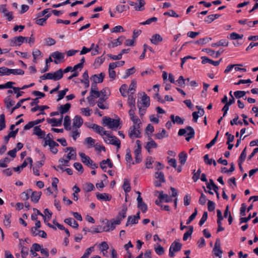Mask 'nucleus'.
<instances>
[{"label": "nucleus", "instance_id": "5701e85b", "mask_svg": "<svg viewBox=\"0 0 258 258\" xmlns=\"http://www.w3.org/2000/svg\"><path fill=\"white\" fill-rule=\"evenodd\" d=\"M162 40V37L158 34L153 35L150 39L151 42L155 45H158Z\"/></svg>", "mask_w": 258, "mask_h": 258}, {"label": "nucleus", "instance_id": "412c9836", "mask_svg": "<svg viewBox=\"0 0 258 258\" xmlns=\"http://www.w3.org/2000/svg\"><path fill=\"white\" fill-rule=\"evenodd\" d=\"M108 97H100L97 101V106L101 109H106L108 108V105L107 104H104V102Z\"/></svg>", "mask_w": 258, "mask_h": 258}, {"label": "nucleus", "instance_id": "c03bdc74", "mask_svg": "<svg viewBox=\"0 0 258 258\" xmlns=\"http://www.w3.org/2000/svg\"><path fill=\"white\" fill-rule=\"evenodd\" d=\"M189 228V230L186 232H185L184 235H183V240L184 241H186L188 237L190 236H191V235L192 234V232H193V230H194V228L192 226H190L188 227Z\"/></svg>", "mask_w": 258, "mask_h": 258}, {"label": "nucleus", "instance_id": "7c9ffc66", "mask_svg": "<svg viewBox=\"0 0 258 258\" xmlns=\"http://www.w3.org/2000/svg\"><path fill=\"white\" fill-rule=\"evenodd\" d=\"M96 198L99 200H103L105 201H109L111 200V197L106 193H97L96 194Z\"/></svg>", "mask_w": 258, "mask_h": 258}, {"label": "nucleus", "instance_id": "39448f33", "mask_svg": "<svg viewBox=\"0 0 258 258\" xmlns=\"http://www.w3.org/2000/svg\"><path fill=\"white\" fill-rule=\"evenodd\" d=\"M140 125L139 126L137 125H133L129 130V136L131 138H140L141 132L139 130Z\"/></svg>", "mask_w": 258, "mask_h": 258}, {"label": "nucleus", "instance_id": "a211bd4d", "mask_svg": "<svg viewBox=\"0 0 258 258\" xmlns=\"http://www.w3.org/2000/svg\"><path fill=\"white\" fill-rule=\"evenodd\" d=\"M201 59H202V63L203 64H205V63H209L210 64H212L213 65H214V66H217L220 63V62L221 60V58L219 60H218V61H214L211 59H209L208 57H206V56H202L201 57Z\"/></svg>", "mask_w": 258, "mask_h": 258}, {"label": "nucleus", "instance_id": "0eeeda50", "mask_svg": "<svg viewBox=\"0 0 258 258\" xmlns=\"http://www.w3.org/2000/svg\"><path fill=\"white\" fill-rule=\"evenodd\" d=\"M139 3H135L134 2H128L129 4L131 6L134 7V8L136 11H141L144 10V6L145 2L144 0H139Z\"/></svg>", "mask_w": 258, "mask_h": 258}, {"label": "nucleus", "instance_id": "7ed1b4c3", "mask_svg": "<svg viewBox=\"0 0 258 258\" xmlns=\"http://www.w3.org/2000/svg\"><path fill=\"white\" fill-rule=\"evenodd\" d=\"M187 131L189 132L187 133V137L185 138L187 141H189L191 139L193 138L195 136V131L193 128L190 126H186V128H181L179 130L178 135L179 136L184 135Z\"/></svg>", "mask_w": 258, "mask_h": 258}, {"label": "nucleus", "instance_id": "f3484780", "mask_svg": "<svg viewBox=\"0 0 258 258\" xmlns=\"http://www.w3.org/2000/svg\"><path fill=\"white\" fill-rule=\"evenodd\" d=\"M51 56L55 58L54 62L56 64L59 63L57 60H63L64 58V53L59 51H55L51 54Z\"/></svg>", "mask_w": 258, "mask_h": 258}, {"label": "nucleus", "instance_id": "ea45409f", "mask_svg": "<svg viewBox=\"0 0 258 258\" xmlns=\"http://www.w3.org/2000/svg\"><path fill=\"white\" fill-rule=\"evenodd\" d=\"M179 161L181 165H184L187 159V154L184 152H181L179 155Z\"/></svg>", "mask_w": 258, "mask_h": 258}, {"label": "nucleus", "instance_id": "dca6fc26", "mask_svg": "<svg viewBox=\"0 0 258 258\" xmlns=\"http://www.w3.org/2000/svg\"><path fill=\"white\" fill-rule=\"evenodd\" d=\"M141 147H139L136 149L134 151V154L135 155V163L133 162L132 163V164H135V163H139L142 161V155H141Z\"/></svg>", "mask_w": 258, "mask_h": 258}, {"label": "nucleus", "instance_id": "6ab92c4d", "mask_svg": "<svg viewBox=\"0 0 258 258\" xmlns=\"http://www.w3.org/2000/svg\"><path fill=\"white\" fill-rule=\"evenodd\" d=\"M79 155L81 158L82 162L88 166H89L92 163L93 161L89 156H86L85 153H79Z\"/></svg>", "mask_w": 258, "mask_h": 258}, {"label": "nucleus", "instance_id": "393cba45", "mask_svg": "<svg viewBox=\"0 0 258 258\" xmlns=\"http://www.w3.org/2000/svg\"><path fill=\"white\" fill-rule=\"evenodd\" d=\"M157 192L159 193V196L158 197V198L160 200L164 201L166 203L170 202L172 201V199L171 198V197H169L167 194H164L163 193V191H157Z\"/></svg>", "mask_w": 258, "mask_h": 258}, {"label": "nucleus", "instance_id": "b1692460", "mask_svg": "<svg viewBox=\"0 0 258 258\" xmlns=\"http://www.w3.org/2000/svg\"><path fill=\"white\" fill-rule=\"evenodd\" d=\"M64 222L69 225L70 226L75 228H78L79 224L77 222L72 218H66L64 219Z\"/></svg>", "mask_w": 258, "mask_h": 258}, {"label": "nucleus", "instance_id": "4468645a", "mask_svg": "<svg viewBox=\"0 0 258 258\" xmlns=\"http://www.w3.org/2000/svg\"><path fill=\"white\" fill-rule=\"evenodd\" d=\"M83 123V120L79 115H76L73 119V126L74 128H80Z\"/></svg>", "mask_w": 258, "mask_h": 258}, {"label": "nucleus", "instance_id": "603ef678", "mask_svg": "<svg viewBox=\"0 0 258 258\" xmlns=\"http://www.w3.org/2000/svg\"><path fill=\"white\" fill-rule=\"evenodd\" d=\"M211 186H212L213 189L214 190V191L218 190V187L215 184L213 180L212 179H210V183H207V187L210 190H211Z\"/></svg>", "mask_w": 258, "mask_h": 258}, {"label": "nucleus", "instance_id": "79ce46f5", "mask_svg": "<svg viewBox=\"0 0 258 258\" xmlns=\"http://www.w3.org/2000/svg\"><path fill=\"white\" fill-rule=\"evenodd\" d=\"M130 7L128 6L125 5H117L116 7L115 10L116 11L121 13L123 12L124 11H126L129 10Z\"/></svg>", "mask_w": 258, "mask_h": 258}, {"label": "nucleus", "instance_id": "2eb2a0df", "mask_svg": "<svg viewBox=\"0 0 258 258\" xmlns=\"http://www.w3.org/2000/svg\"><path fill=\"white\" fill-rule=\"evenodd\" d=\"M127 211V208L126 207L122 208L121 211L119 212L116 218V223L120 224L121 221L123 219L126 217V213Z\"/></svg>", "mask_w": 258, "mask_h": 258}, {"label": "nucleus", "instance_id": "bf43d9fd", "mask_svg": "<svg viewBox=\"0 0 258 258\" xmlns=\"http://www.w3.org/2000/svg\"><path fill=\"white\" fill-rule=\"evenodd\" d=\"M10 162V159L8 157L0 160V167L5 168L7 167V164Z\"/></svg>", "mask_w": 258, "mask_h": 258}, {"label": "nucleus", "instance_id": "338daca9", "mask_svg": "<svg viewBox=\"0 0 258 258\" xmlns=\"http://www.w3.org/2000/svg\"><path fill=\"white\" fill-rule=\"evenodd\" d=\"M74 167L80 173H82L84 171V168L82 165L79 162H75L74 164Z\"/></svg>", "mask_w": 258, "mask_h": 258}, {"label": "nucleus", "instance_id": "ddd939ff", "mask_svg": "<svg viewBox=\"0 0 258 258\" xmlns=\"http://www.w3.org/2000/svg\"><path fill=\"white\" fill-rule=\"evenodd\" d=\"M138 202V207L144 213L147 210V206L143 202V199L141 196L139 195L137 199Z\"/></svg>", "mask_w": 258, "mask_h": 258}, {"label": "nucleus", "instance_id": "58836bf2", "mask_svg": "<svg viewBox=\"0 0 258 258\" xmlns=\"http://www.w3.org/2000/svg\"><path fill=\"white\" fill-rule=\"evenodd\" d=\"M122 187L125 192H129L131 190L130 181L127 179H124Z\"/></svg>", "mask_w": 258, "mask_h": 258}, {"label": "nucleus", "instance_id": "bb28decb", "mask_svg": "<svg viewBox=\"0 0 258 258\" xmlns=\"http://www.w3.org/2000/svg\"><path fill=\"white\" fill-rule=\"evenodd\" d=\"M158 147L157 144L152 139H150V141L147 143L145 148L147 150L148 152H150V150L152 148H157Z\"/></svg>", "mask_w": 258, "mask_h": 258}, {"label": "nucleus", "instance_id": "774afa93", "mask_svg": "<svg viewBox=\"0 0 258 258\" xmlns=\"http://www.w3.org/2000/svg\"><path fill=\"white\" fill-rule=\"evenodd\" d=\"M246 92L244 91H236L234 92V95L236 98H240L245 96Z\"/></svg>", "mask_w": 258, "mask_h": 258}, {"label": "nucleus", "instance_id": "c9c22d12", "mask_svg": "<svg viewBox=\"0 0 258 258\" xmlns=\"http://www.w3.org/2000/svg\"><path fill=\"white\" fill-rule=\"evenodd\" d=\"M63 125L64 128L67 131H69L71 129V119L68 115H66L64 118Z\"/></svg>", "mask_w": 258, "mask_h": 258}, {"label": "nucleus", "instance_id": "c85d7f7f", "mask_svg": "<svg viewBox=\"0 0 258 258\" xmlns=\"http://www.w3.org/2000/svg\"><path fill=\"white\" fill-rule=\"evenodd\" d=\"M31 192V200L34 203H37L41 197V192L33 191Z\"/></svg>", "mask_w": 258, "mask_h": 258}, {"label": "nucleus", "instance_id": "0e129e2a", "mask_svg": "<svg viewBox=\"0 0 258 258\" xmlns=\"http://www.w3.org/2000/svg\"><path fill=\"white\" fill-rule=\"evenodd\" d=\"M68 91L69 89L68 88H66L64 90L59 91L58 95V98L57 99V101H59V100L62 99Z\"/></svg>", "mask_w": 258, "mask_h": 258}, {"label": "nucleus", "instance_id": "473e14b6", "mask_svg": "<svg viewBox=\"0 0 258 258\" xmlns=\"http://www.w3.org/2000/svg\"><path fill=\"white\" fill-rule=\"evenodd\" d=\"M141 100L144 107H147L150 106V97L145 93H144Z\"/></svg>", "mask_w": 258, "mask_h": 258}, {"label": "nucleus", "instance_id": "69168bd1", "mask_svg": "<svg viewBox=\"0 0 258 258\" xmlns=\"http://www.w3.org/2000/svg\"><path fill=\"white\" fill-rule=\"evenodd\" d=\"M207 218H208V213H207V212L205 211L204 212L202 217L201 218V220H200L199 225L200 226H202L204 224V223L206 221V220H207Z\"/></svg>", "mask_w": 258, "mask_h": 258}, {"label": "nucleus", "instance_id": "49530a36", "mask_svg": "<svg viewBox=\"0 0 258 258\" xmlns=\"http://www.w3.org/2000/svg\"><path fill=\"white\" fill-rule=\"evenodd\" d=\"M166 131L164 129H162L161 133H159L155 135V138L157 139L161 140L167 137Z\"/></svg>", "mask_w": 258, "mask_h": 258}, {"label": "nucleus", "instance_id": "37998d69", "mask_svg": "<svg viewBox=\"0 0 258 258\" xmlns=\"http://www.w3.org/2000/svg\"><path fill=\"white\" fill-rule=\"evenodd\" d=\"M138 222V220L134 216H128L127 218V220L126 223V226H128L129 224H137Z\"/></svg>", "mask_w": 258, "mask_h": 258}, {"label": "nucleus", "instance_id": "f257e3e1", "mask_svg": "<svg viewBox=\"0 0 258 258\" xmlns=\"http://www.w3.org/2000/svg\"><path fill=\"white\" fill-rule=\"evenodd\" d=\"M103 123L104 125L108 126L109 128L116 129L120 124V119H114L105 116L103 118Z\"/></svg>", "mask_w": 258, "mask_h": 258}, {"label": "nucleus", "instance_id": "5fc2aeb1", "mask_svg": "<svg viewBox=\"0 0 258 258\" xmlns=\"http://www.w3.org/2000/svg\"><path fill=\"white\" fill-rule=\"evenodd\" d=\"M10 71H11V69L5 67H1L0 68V74L1 76L5 75H9L11 74Z\"/></svg>", "mask_w": 258, "mask_h": 258}, {"label": "nucleus", "instance_id": "aec40b11", "mask_svg": "<svg viewBox=\"0 0 258 258\" xmlns=\"http://www.w3.org/2000/svg\"><path fill=\"white\" fill-rule=\"evenodd\" d=\"M124 37L120 36L117 39L114 40L108 44V46L111 47H115L118 45H120L122 44L123 40L124 39Z\"/></svg>", "mask_w": 258, "mask_h": 258}, {"label": "nucleus", "instance_id": "8fccbe9b", "mask_svg": "<svg viewBox=\"0 0 258 258\" xmlns=\"http://www.w3.org/2000/svg\"><path fill=\"white\" fill-rule=\"evenodd\" d=\"M84 143L85 144L89 145L88 147L90 148L94 146L95 140L91 137H88L85 139Z\"/></svg>", "mask_w": 258, "mask_h": 258}, {"label": "nucleus", "instance_id": "9b49d317", "mask_svg": "<svg viewBox=\"0 0 258 258\" xmlns=\"http://www.w3.org/2000/svg\"><path fill=\"white\" fill-rule=\"evenodd\" d=\"M0 11L3 13L5 17H6L8 20L10 21L13 19V13L9 12L6 8V6L3 5L0 6Z\"/></svg>", "mask_w": 258, "mask_h": 258}, {"label": "nucleus", "instance_id": "13d9d810", "mask_svg": "<svg viewBox=\"0 0 258 258\" xmlns=\"http://www.w3.org/2000/svg\"><path fill=\"white\" fill-rule=\"evenodd\" d=\"M15 102L12 100L10 98V96L7 97L5 99V103L6 104V106L7 108H10L14 104Z\"/></svg>", "mask_w": 258, "mask_h": 258}, {"label": "nucleus", "instance_id": "4c0bfd02", "mask_svg": "<svg viewBox=\"0 0 258 258\" xmlns=\"http://www.w3.org/2000/svg\"><path fill=\"white\" fill-rule=\"evenodd\" d=\"M229 42L226 40L225 39H222L219 40L216 43H214L212 44V47H218L220 46H227L228 45Z\"/></svg>", "mask_w": 258, "mask_h": 258}, {"label": "nucleus", "instance_id": "f8f14e48", "mask_svg": "<svg viewBox=\"0 0 258 258\" xmlns=\"http://www.w3.org/2000/svg\"><path fill=\"white\" fill-rule=\"evenodd\" d=\"M105 77V74L103 73H101L99 75H93L91 79L93 80V83L92 84H97V83H100L103 81V79Z\"/></svg>", "mask_w": 258, "mask_h": 258}, {"label": "nucleus", "instance_id": "a878e982", "mask_svg": "<svg viewBox=\"0 0 258 258\" xmlns=\"http://www.w3.org/2000/svg\"><path fill=\"white\" fill-rule=\"evenodd\" d=\"M62 118H63V116L61 115V118L59 119H57L55 118H51V119L49 118L47 119V122L49 123H53L52 126H60L62 123Z\"/></svg>", "mask_w": 258, "mask_h": 258}, {"label": "nucleus", "instance_id": "4be33fe9", "mask_svg": "<svg viewBox=\"0 0 258 258\" xmlns=\"http://www.w3.org/2000/svg\"><path fill=\"white\" fill-rule=\"evenodd\" d=\"M33 134L37 136L40 138H44L45 132L41 130L40 126H36L33 129Z\"/></svg>", "mask_w": 258, "mask_h": 258}, {"label": "nucleus", "instance_id": "a19ab883", "mask_svg": "<svg viewBox=\"0 0 258 258\" xmlns=\"http://www.w3.org/2000/svg\"><path fill=\"white\" fill-rule=\"evenodd\" d=\"M256 215V213L254 212L252 214V215L251 214H249V215L247 217H241L240 218V224H242L243 223H247L248 221H249L251 218L255 217Z\"/></svg>", "mask_w": 258, "mask_h": 258}, {"label": "nucleus", "instance_id": "864d4df0", "mask_svg": "<svg viewBox=\"0 0 258 258\" xmlns=\"http://www.w3.org/2000/svg\"><path fill=\"white\" fill-rule=\"evenodd\" d=\"M153 162V160L152 159V157H151V156L147 157L146 159V163H145L146 167L148 169L152 168Z\"/></svg>", "mask_w": 258, "mask_h": 258}, {"label": "nucleus", "instance_id": "72a5a7b5", "mask_svg": "<svg viewBox=\"0 0 258 258\" xmlns=\"http://www.w3.org/2000/svg\"><path fill=\"white\" fill-rule=\"evenodd\" d=\"M134 92H131L130 94L128 95L127 103L129 106H136V97L133 95Z\"/></svg>", "mask_w": 258, "mask_h": 258}, {"label": "nucleus", "instance_id": "c756f323", "mask_svg": "<svg viewBox=\"0 0 258 258\" xmlns=\"http://www.w3.org/2000/svg\"><path fill=\"white\" fill-rule=\"evenodd\" d=\"M182 244L176 241H174L171 245L170 248L174 252H178L181 250Z\"/></svg>", "mask_w": 258, "mask_h": 258}, {"label": "nucleus", "instance_id": "cd10ccee", "mask_svg": "<svg viewBox=\"0 0 258 258\" xmlns=\"http://www.w3.org/2000/svg\"><path fill=\"white\" fill-rule=\"evenodd\" d=\"M71 104L69 103H67L64 105H60L59 107V110L60 113L62 115L69 111L71 108Z\"/></svg>", "mask_w": 258, "mask_h": 258}, {"label": "nucleus", "instance_id": "423d86ee", "mask_svg": "<svg viewBox=\"0 0 258 258\" xmlns=\"http://www.w3.org/2000/svg\"><path fill=\"white\" fill-rule=\"evenodd\" d=\"M212 252L215 256L221 258L223 251L221 249L220 240L219 238L216 240Z\"/></svg>", "mask_w": 258, "mask_h": 258}, {"label": "nucleus", "instance_id": "20e7f679", "mask_svg": "<svg viewBox=\"0 0 258 258\" xmlns=\"http://www.w3.org/2000/svg\"><path fill=\"white\" fill-rule=\"evenodd\" d=\"M28 37L19 36L18 37H15L9 40L10 45L14 47L16 46H20L25 41L27 42Z\"/></svg>", "mask_w": 258, "mask_h": 258}, {"label": "nucleus", "instance_id": "a18cd8bd", "mask_svg": "<svg viewBox=\"0 0 258 258\" xmlns=\"http://www.w3.org/2000/svg\"><path fill=\"white\" fill-rule=\"evenodd\" d=\"M6 127L5 116L4 114L0 115V131L3 130Z\"/></svg>", "mask_w": 258, "mask_h": 258}, {"label": "nucleus", "instance_id": "3c124183", "mask_svg": "<svg viewBox=\"0 0 258 258\" xmlns=\"http://www.w3.org/2000/svg\"><path fill=\"white\" fill-rule=\"evenodd\" d=\"M212 40L211 37H206L199 39L196 42V44L204 45Z\"/></svg>", "mask_w": 258, "mask_h": 258}, {"label": "nucleus", "instance_id": "09e8293b", "mask_svg": "<svg viewBox=\"0 0 258 258\" xmlns=\"http://www.w3.org/2000/svg\"><path fill=\"white\" fill-rule=\"evenodd\" d=\"M94 188H95V187H94V185L90 182L86 183L84 185V189L86 192L91 191L92 190H94Z\"/></svg>", "mask_w": 258, "mask_h": 258}, {"label": "nucleus", "instance_id": "e433bc0d", "mask_svg": "<svg viewBox=\"0 0 258 258\" xmlns=\"http://www.w3.org/2000/svg\"><path fill=\"white\" fill-rule=\"evenodd\" d=\"M51 16V14L49 13L45 15L44 18L37 19L35 23L39 25L43 26L46 23L47 19Z\"/></svg>", "mask_w": 258, "mask_h": 258}, {"label": "nucleus", "instance_id": "e2e57ef3", "mask_svg": "<svg viewBox=\"0 0 258 258\" xmlns=\"http://www.w3.org/2000/svg\"><path fill=\"white\" fill-rule=\"evenodd\" d=\"M198 214V211L197 209L196 208L195 209L194 212L189 216L188 219L186 221V224H189L192 221H193L195 218H196V216Z\"/></svg>", "mask_w": 258, "mask_h": 258}, {"label": "nucleus", "instance_id": "f03ea898", "mask_svg": "<svg viewBox=\"0 0 258 258\" xmlns=\"http://www.w3.org/2000/svg\"><path fill=\"white\" fill-rule=\"evenodd\" d=\"M104 140L107 144L116 146L117 150L120 148V141L115 136H112L109 134H107V135H106V137L104 138Z\"/></svg>", "mask_w": 258, "mask_h": 258}, {"label": "nucleus", "instance_id": "4d7b16f0", "mask_svg": "<svg viewBox=\"0 0 258 258\" xmlns=\"http://www.w3.org/2000/svg\"><path fill=\"white\" fill-rule=\"evenodd\" d=\"M11 214L5 215V219L4 220V224L7 227H10L11 224Z\"/></svg>", "mask_w": 258, "mask_h": 258}, {"label": "nucleus", "instance_id": "6e6552de", "mask_svg": "<svg viewBox=\"0 0 258 258\" xmlns=\"http://www.w3.org/2000/svg\"><path fill=\"white\" fill-rule=\"evenodd\" d=\"M49 80L57 81L63 77L62 70L60 69L53 73H49Z\"/></svg>", "mask_w": 258, "mask_h": 258}, {"label": "nucleus", "instance_id": "6e6d98bb", "mask_svg": "<svg viewBox=\"0 0 258 258\" xmlns=\"http://www.w3.org/2000/svg\"><path fill=\"white\" fill-rule=\"evenodd\" d=\"M95 131L101 136L107 135L108 133L104 130V128L101 126L98 125L95 129Z\"/></svg>", "mask_w": 258, "mask_h": 258}, {"label": "nucleus", "instance_id": "052dcab7", "mask_svg": "<svg viewBox=\"0 0 258 258\" xmlns=\"http://www.w3.org/2000/svg\"><path fill=\"white\" fill-rule=\"evenodd\" d=\"M20 245L21 247V256L23 258H26L28 254V248L27 247L23 246L20 243Z\"/></svg>", "mask_w": 258, "mask_h": 258}, {"label": "nucleus", "instance_id": "2f4dec72", "mask_svg": "<svg viewBox=\"0 0 258 258\" xmlns=\"http://www.w3.org/2000/svg\"><path fill=\"white\" fill-rule=\"evenodd\" d=\"M170 118L171 121L174 123H177L179 124H182L183 123L184 120L179 116H175L173 114H172L170 115Z\"/></svg>", "mask_w": 258, "mask_h": 258}, {"label": "nucleus", "instance_id": "de8ad7c7", "mask_svg": "<svg viewBox=\"0 0 258 258\" xmlns=\"http://www.w3.org/2000/svg\"><path fill=\"white\" fill-rule=\"evenodd\" d=\"M155 178L159 179L160 182L164 183L165 182L164 175L162 172H156L155 175Z\"/></svg>", "mask_w": 258, "mask_h": 258}, {"label": "nucleus", "instance_id": "9d476101", "mask_svg": "<svg viewBox=\"0 0 258 258\" xmlns=\"http://www.w3.org/2000/svg\"><path fill=\"white\" fill-rule=\"evenodd\" d=\"M47 145H48L49 146L50 151L52 153H53V154H56L57 153L58 150L55 147L59 146L58 143H57L54 141H45L43 146L45 147Z\"/></svg>", "mask_w": 258, "mask_h": 258}, {"label": "nucleus", "instance_id": "680f3d73", "mask_svg": "<svg viewBox=\"0 0 258 258\" xmlns=\"http://www.w3.org/2000/svg\"><path fill=\"white\" fill-rule=\"evenodd\" d=\"M137 87V82L135 80H133L130 85L129 88L128 89V92H130L135 93L136 91V88Z\"/></svg>", "mask_w": 258, "mask_h": 258}, {"label": "nucleus", "instance_id": "1a4fd4ad", "mask_svg": "<svg viewBox=\"0 0 258 258\" xmlns=\"http://www.w3.org/2000/svg\"><path fill=\"white\" fill-rule=\"evenodd\" d=\"M119 224L116 223V220L114 219L107 221L106 226L103 227V231L108 232L110 230H113L115 229L116 225Z\"/></svg>", "mask_w": 258, "mask_h": 258}, {"label": "nucleus", "instance_id": "f704fd0d", "mask_svg": "<svg viewBox=\"0 0 258 258\" xmlns=\"http://www.w3.org/2000/svg\"><path fill=\"white\" fill-rule=\"evenodd\" d=\"M93 87H96L95 84H92L91 88L90 91L91 96L93 98H98L100 96V93L98 90H93Z\"/></svg>", "mask_w": 258, "mask_h": 258}]
</instances>
